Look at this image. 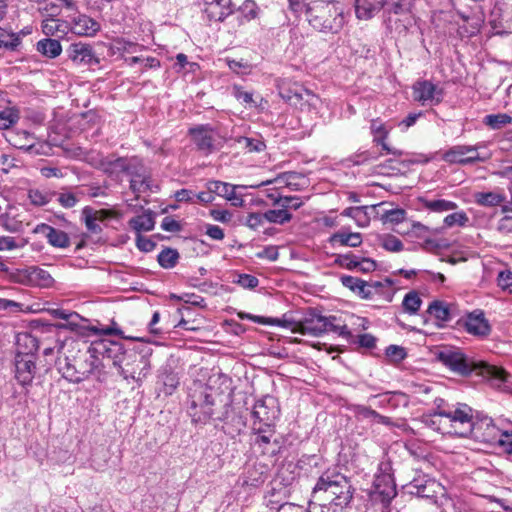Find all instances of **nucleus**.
I'll return each mask as SVG.
<instances>
[{"mask_svg":"<svg viewBox=\"0 0 512 512\" xmlns=\"http://www.w3.org/2000/svg\"><path fill=\"white\" fill-rule=\"evenodd\" d=\"M22 43L19 34L14 32H7L0 27V49L7 51H17Z\"/></svg>","mask_w":512,"mask_h":512,"instance_id":"37998d69","label":"nucleus"},{"mask_svg":"<svg viewBox=\"0 0 512 512\" xmlns=\"http://www.w3.org/2000/svg\"><path fill=\"white\" fill-rule=\"evenodd\" d=\"M129 226L135 230L137 234H141L142 231H151L155 226V213L150 209L145 210L141 215L130 219Z\"/></svg>","mask_w":512,"mask_h":512,"instance_id":"2f4dec72","label":"nucleus"},{"mask_svg":"<svg viewBox=\"0 0 512 512\" xmlns=\"http://www.w3.org/2000/svg\"><path fill=\"white\" fill-rule=\"evenodd\" d=\"M383 204L384 203L371 206L348 207L342 211L341 215L353 218L358 226L365 227L370 221L369 211L373 212L377 207H381Z\"/></svg>","mask_w":512,"mask_h":512,"instance_id":"7c9ffc66","label":"nucleus"},{"mask_svg":"<svg viewBox=\"0 0 512 512\" xmlns=\"http://www.w3.org/2000/svg\"><path fill=\"white\" fill-rule=\"evenodd\" d=\"M475 202L480 206L493 207L500 205L505 197L496 192H476L474 194Z\"/></svg>","mask_w":512,"mask_h":512,"instance_id":"a18cd8bd","label":"nucleus"},{"mask_svg":"<svg viewBox=\"0 0 512 512\" xmlns=\"http://www.w3.org/2000/svg\"><path fill=\"white\" fill-rule=\"evenodd\" d=\"M204 14L207 16L209 21L222 22L228 17V12L223 11L219 6H217V3L205 7Z\"/></svg>","mask_w":512,"mask_h":512,"instance_id":"774afa93","label":"nucleus"},{"mask_svg":"<svg viewBox=\"0 0 512 512\" xmlns=\"http://www.w3.org/2000/svg\"><path fill=\"white\" fill-rule=\"evenodd\" d=\"M394 163H398L399 165H403L404 167H407L409 164L414 163L413 161H396L394 159H388L385 162L379 164L377 168L379 169V172L384 175H397L400 173L401 169L399 167H396Z\"/></svg>","mask_w":512,"mask_h":512,"instance_id":"4d7b16f0","label":"nucleus"},{"mask_svg":"<svg viewBox=\"0 0 512 512\" xmlns=\"http://www.w3.org/2000/svg\"><path fill=\"white\" fill-rule=\"evenodd\" d=\"M379 470L380 473L375 476L370 495L373 501L380 502L383 507H388L397 495L391 464L389 462L381 463Z\"/></svg>","mask_w":512,"mask_h":512,"instance_id":"1a4fd4ad","label":"nucleus"},{"mask_svg":"<svg viewBox=\"0 0 512 512\" xmlns=\"http://www.w3.org/2000/svg\"><path fill=\"white\" fill-rule=\"evenodd\" d=\"M57 9L58 6L51 5V7L49 8V10H51V13L48 15L47 18H45L42 21V32L46 36H54L59 34L64 35L67 33L69 29L68 22L55 18V16H57L58 14ZM46 10L48 11V8H46Z\"/></svg>","mask_w":512,"mask_h":512,"instance_id":"393cba45","label":"nucleus"},{"mask_svg":"<svg viewBox=\"0 0 512 512\" xmlns=\"http://www.w3.org/2000/svg\"><path fill=\"white\" fill-rule=\"evenodd\" d=\"M385 356L392 363H400L407 357V352L404 347L392 344L386 347Z\"/></svg>","mask_w":512,"mask_h":512,"instance_id":"052dcab7","label":"nucleus"},{"mask_svg":"<svg viewBox=\"0 0 512 512\" xmlns=\"http://www.w3.org/2000/svg\"><path fill=\"white\" fill-rule=\"evenodd\" d=\"M433 355L435 361L459 376L467 377L477 372L499 389H505L512 383V376L503 368L484 361H473L459 348L444 346L434 351Z\"/></svg>","mask_w":512,"mask_h":512,"instance_id":"f03ea898","label":"nucleus"},{"mask_svg":"<svg viewBox=\"0 0 512 512\" xmlns=\"http://www.w3.org/2000/svg\"><path fill=\"white\" fill-rule=\"evenodd\" d=\"M336 320L335 316H323L316 309H309L304 318L295 324L292 329L293 332L302 335H311L319 337L327 331H337L334 327L333 321Z\"/></svg>","mask_w":512,"mask_h":512,"instance_id":"9d476101","label":"nucleus"},{"mask_svg":"<svg viewBox=\"0 0 512 512\" xmlns=\"http://www.w3.org/2000/svg\"><path fill=\"white\" fill-rule=\"evenodd\" d=\"M407 212L402 208L384 210L381 214L383 223L401 224L406 220Z\"/></svg>","mask_w":512,"mask_h":512,"instance_id":"6e6d98bb","label":"nucleus"},{"mask_svg":"<svg viewBox=\"0 0 512 512\" xmlns=\"http://www.w3.org/2000/svg\"><path fill=\"white\" fill-rule=\"evenodd\" d=\"M381 246L390 252H399L403 249L402 241L391 234H386L381 237Z\"/></svg>","mask_w":512,"mask_h":512,"instance_id":"338daca9","label":"nucleus"},{"mask_svg":"<svg viewBox=\"0 0 512 512\" xmlns=\"http://www.w3.org/2000/svg\"><path fill=\"white\" fill-rule=\"evenodd\" d=\"M225 61H226L227 66L229 67V69L232 72L239 74V75L249 74L251 72V70L253 69V65L244 59L235 60V59L226 58Z\"/></svg>","mask_w":512,"mask_h":512,"instance_id":"bf43d9fd","label":"nucleus"},{"mask_svg":"<svg viewBox=\"0 0 512 512\" xmlns=\"http://www.w3.org/2000/svg\"><path fill=\"white\" fill-rule=\"evenodd\" d=\"M109 339L103 338L92 341L87 347L86 351L79 356H74V361L77 363L78 374L80 381L88 379L94 375L98 380L101 376L105 375L104 359H108Z\"/></svg>","mask_w":512,"mask_h":512,"instance_id":"423d86ee","label":"nucleus"},{"mask_svg":"<svg viewBox=\"0 0 512 512\" xmlns=\"http://www.w3.org/2000/svg\"><path fill=\"white\" fill-rule=\"evenodd\" d=\"M269 475V467L265 463L254 461L248 463L244 471L243 484L251 487L262 485Z\"/></svg>","mask_w":512,"mask_h":512,"instance_id":"412c9836","label":"nucleus"},{"mask_svg":"<svg viewBox=\"0 0 512 512\" xmlns=\"http://www.w3.org/2000/svg\"><path fill=\"white\" fill-rule=\"evenodd\" d=\"M34 233L44 234L48 243L56 248H68L71 244L68 234L58 230L46 223L38 224L34 228Z\"/></svg>","mask_w":512,"mask_h":512,"instance_id":"b1692460","label":"nucleus"},{"mask_svg":"<svg viewBox=\"0 0 512 512\" xmlns=\"http://www.w3.org/2000/svg\"><path fill=\"white\" fill-rule=\"evenodd\" d=\"M305 15L312 28L324 34H338L346 23L338 1L315 0L306 6Z\"/></svg>","mask_w":512,"mask_h":512,"instance_id":"20e7f679","label":"nucleus"},{"mask_svg":"<svg viewBox=\"0 0 512 512\" xmlns=\"http://www.w3.org/2000/svg\"><path fill=\"white\" fill-rule=\"evenodd\" d=\"M206 188L212 192L213 196L218 195L229 201L236 199L235 186L229 183L211 180L207 182Z\"/></svg>","mask_w":512,"mask_h":512,"instance_id":"c9c22d12","label":"nucleus"},{"mask_svg":"<svg viewBox=\"0 0 512 512\" xmlns=\"http://www.w3.org/2000/svg\"><path fill=\"white\" fill-rule=\"evenodd\" d=\"M422 304V300L416 291L408 292L403 299L402 306L405 312L410 315L416 314Z\"/></svg>","mask_w":512,"mask_h":512,"instance_id":"603ef678","label":"nucleus"},{"mask_svg":"<svg viewBox=\"0 0 512 512\" xmlns=\"http://www.w3.org/2000/svg\"><path fill=\"white\" fill-rule=\"evenodd\" d=\"M252 432L257 435L254 440L255 446L261 449L262 454L265 455L266 447L276 435L275 427H252Z\"/></svg>","mask_w":512,"mask_h":512,"instance_id":"4c0bfd02","label":"nucleus"},{"mask_svg":"<svg viewBox=\"0 0 512 512\" xmlns=\"http://www.w3.org/2000/svg\"><path fill=\"white\" fill-rule=\"evenodd\" d=\"M126 174L130 176V180L141 179L152 175L151 171L145 166L143 160L138 157L131 158V163Z\"/></svg>","mask_w":512,"mask_h":512,"instance_id":"c03bdc74","label":"nucleus"},{"mask_svg":"<svg viewBox=\"0 0 512 512\" xmlns=\"http://www.w3.org/2000/svg\"><path fill=\"white\" fill-rule=\"evenodd\" d=\"M29 279L41 287H50L54 282L53 277L48 271L36 266L30 268Z\"/></svg>","mask_w":512,"mask_h":512,"instance_id":"49530a36","label":"nucleus"},{"mask_svg":"<svg viewBox=\"0 0 512 512\" xmlns=\"http://www.w3.org/2000/svg\"><path fill=\"white\" fill-rule=\"evenodd\" d=\"M468 222L469 217L464 211L451 213L444 218V224L447 227H453L455 225L465 227Z\"/></svg>","mask_w":512,"mask_h":512,"instance_id":"e2e57ef3","label":"nucleus"},{"mask_svg":"<svg viewBox=\"0 0 512 512\" xmlns=\"http://www.w3.org/2000/svg\"><path fill=\"white\" fill-rule=\"evenodd\" d=\"M264 217L267 222L283 225L292 220V214L286 209L279 207V209H271L264 212Z\"/></svg>","mask_w":512,"mask_h":512,"instance_id":"09e8293b","label":"nucleus"},{"mask_svg":"<svg viewBox=\"0 0 512 512\" xmlns=\"http://www.w3.org/2000/svg\"><path fill=\"white\" fill-rule=\"evenodd\" d=\"M362 234L359 232H350L346 228L333 233L328 242L333 247H351L356 248L362 244Z\"/></svg>","mask_w":512,"mask_h":512,"instance_id":"a878e982","label":"nucleus"},{"mask_svg":"<svg viewBox=\"0 0 512 512\" xmlns=\"http://www.w3.org/2000/svg\"><path fill=\"white\" fill-rule=\"evenodd\" d=\"M82 218L89 232L98 234L102 231L101 226L97 224L96 212L90 206H85L82 209Z\"/></svg>","mask_w":512,"mask_h":512,"instance_id":"864d4df0","label":"nucleus"},{"mask_svg":"<svg viewBox=\"0 0 512 512\" xmlns=\"http://www.w3.org/2000/svg\"><path fill=\"white\" fill-rule=\"evenodd\" d=\"M48 313L58 319L65 320L66 323H59V324H50V327L57 328V329H70L72 331L76 330L78 328V320L80 319V316L77 312L68 311L60 308L55 309H49Z\"/></svg>","mask_w":512,"mask_h":512,"instance_id":"c756f323","label":"nucleus"},{"mask_svg":"<svg viewBox=\"0 0 512 512\" xmlns=\"http://www.w3.org/2000/svg\"><path fill=\"white\" fill-rule=\"evenodd\" d=\"M418 201L424 209L435 213L455 210L458 207L455 202L445 199H428L427 197H419Z\"/></svg>","mask_w":512,"mask_h":512,"instance_id":"473e14b6","label":"nucleus"},{"mask_svg":"<svg viewBox=\"0 0 512 512\" xmlns=\"http://www.w3.org/2000/svg\"><path fill=\"white\" fill-rule=\"evenodd\" d=\"M490 12L488 16V22L491 27L493 34L504 35L508 34L507 25L503 18L502 6L493 0L489 1Z\"/></svg>","mask_w":512,"mask_h":512,"instance_id":"cd10ccee","label":"nucleus"},{"mask_svg":"<svg viewBox=\"0 0 512 512\" xmlns=\"http://www.w3.org/2000/svg\"><path fill=\"white\" fill-rule=\"evenodd\" d=\"M236 141L240 144H244L249 152H261L266 148L264 141L260 139L239 136L236 138Z\"/></svg>","mask_w":512,"mask_h":512,"instance_id":"69168bd1","label":"nucleus"},{"mask_svg":"<svg viewBox=\"0 0 512 512\" xmlns=\"http://www.w3.org/2000/svg\"><path fill=\"white\" fill-rule=\"evenodd\" d=\"M268 197L272 200L273 205L282 207L289 212L299 209L304 204L302 198L296 195L282 196L279 193H271Z\"/></svg>","mask_w":512,"mask_h":512,"instance_id":"e433bc0d","label":"nucleus"},{"mask_svg":"<svg viewBox=\"0 0 512 512\" xmlns=\"http://www.w3.org/2000/svg\"><path fill=\"white\" fill-rule=\"evenodd\" d=\"M58 372L64 379L71 383H81L78 374L77 363L74 361V357L71 359L69 356H65L63 359L58 356L55 361Z\"/></svg>","mask_w":512,"mask_h":512,"instance_id":"c85d7f7f","label":"nucleus"},{"mask_svg":"<svg viewBox=\"0 0 512 512\" xmlns=\"http://www.w3.org/2000/svg\"><path fill=\"white\" fill-rule=\"evenodd\" d=\"M412 96L422 106H437L443 101L445 92L432 81L419 79L412 85Z\"/></svg>","mask_w":512,"mask_h":512,"instance_id":"ddd939ff","label":"nucleus"},{"mask_svg":"<svg viewBox=\"0 0 512 512\" xmlns=\"http://www.w3.org/2000/svg\"><path fill=\"white\" fill-rule=\"evenodd\" d=\"M252 427H275V422L280 415L278 401L271 395H266L257 400L252 409Z\"/></svg>","mask_w":512,"mask_h":512,"instance_id":"9b49d317","label":"nucleus"},{"mask_svg":"<svg viewBox=\"0 0 512 512\" xmlns=\"http://www.w3.org/2000/svg\"><path fill=\"white\" fill-rule=\"evenodd\" d=\"M129 188L135 194L136 199L139 198L141 193H157L160 190L159 185L154 182L152 175L141 179L129 180Z\"/></svg>","mask_w":512,"mask_h":512,"instance_id":"72a5a7b5","label":"nucleus"},{"mask_svg":"<svg viewBox=\"0 0 512 512\" xmlns=\"http://www.w3.org/2000/svg\"><path fill=\"white\" fill-rule=\"evenodd\" d=\"M67 52L69 58L77 64L89 66L99 64V58L90 44L82 42L73 43L69 46Z\"/></svg>","mask_w":512,"mask_h":512,"instance_id":"aec40b11","label":"nucleus"},{"mask_svg":"<svg viewBox=\"0 0 512 512\" xmlns=\"http://www.w3.org/2000/svg\"><path fill=\"white\" fill-rule=\"evenodd\" d=\"M188 134L196 149L205 156L221 149L223 143L226 142V138L221 137L210 124H199L191 127Z\"/></svg>","mask_w":512,"mask_h":512,"instance_id":"6e6552de","label":"nucleus"},{"mask_svg":"<svg viewBox=\"0 0 512 512\" xmlns=\"http://www.w3.org/2000/svg\"><path fill=\"white\" fill-rule=\"evenodd\" d=\"M231 94L241 103L248 104L250 106H256V102L253 99V93L244 91L241 85L234 84L232 86Z\"/></svg>","mask_w":512,"mask_h":512,"instance_id":"0e129e2a","label":"nucleus"},{"mask_svg":"<svg viewBox=\"0 0 512 512\" xmlns=\"http://www.w3.org/2000/svg\"><path fill=\"white\" fill-rule=\"evenodd\" d=\"M458 324L462 325L469 334L478 337H486L491 332L488 320L485 318L484 313L479 310L467 314L465 318H461L458 321Z\"/></svg>","mask_w":512,"mask_h":512,"instance_id":"f3484780","label":"nucleus"},{"mask_svg":"<svg viewBox=\"0 0 512 512\" xmlns=\"http://www.w3.org/2000/svg\"><path fill=\"white\" fill-rule=\"evenodd\" d=\"M131 163V158L126 157H118L114 160H108L103 165L104 171L109 174H113L115 172L125 173Z\"/></svg>","mask_w":512,"mask_h":512,"instance_id":"5fc2aeb1","label":"nucleus"},{"mask_svg":"<svg viewBox=\"0 0 512 512\" xmlns=\"http://www.w3.org/2000/svg\"><path fill=\"white\" fill-rule=\"evenodd\" d=\"M36 357L15 356V378L22 386L31 385L36 373Z\"/></svg>","mask_w":512,"mask_h":512,"instance_id":"a211bd4d","label":"nucleus"},{"mask_svg":"<svg viewBox=\"0 0 512 512\" xmlns=\"http://www.w3.org/2000/svg\"><path fill=\"white\" fill-rule=\"evenodd\" d=\"M160 379L163 383V392L166 395H172L173 392L179 385V377L178 374L172 371L171 369H165L160 375Z\"/></svg>","mask_w":512,"mask_h":512,"instance_id":"8fccbe9b","label":"nucleus"},{"mask_svg":"<svg viewBox=\"0 0 512 512\" xmlns=\"http://www.w3.org/2000/svg\"><path fill=\"white\" fill-rule=\"evenodd\" d=\"M482 122L492 130H501L512 123V117L507 113L488 114Z\"/></svg>","mask_w":512,"mask_h":512,"instance_id":"79ce46f5","label":"nucleus"},{"mask_svg":"<svg viewBox=\"0 0 512 512\" xmlns=\"http://www.w3.org/2000/svg\"><path fill=\"white\" fill-rule=\"evenodd\" d=\"M36 50L44 57L54 59L62 52V46L59 40L44 38L37 42Z\"/></svg>","mask_w":512,"mask_h":512,"instance_id":"f704fd0d","label":"nucleus"},{"mask_svg":"<svg viewBox=\"0 0 512 512\" xmlns=\"http://www.w3.org/2000/svg\"><path fill=\"white\" fill-rule=\"evenodd\" d=\"M100 28L101 25L98 21L85 14L74 16L69 24V29L79 36H94Z\"/></svg>","mask_w":512,"mask_h":512,"instance_id":"4be33fe9","label":"nucleus"},{"mask_svg":"<svg viewBox=\"0 0 512 512\" xmlns=\"http://www.w3.org/2000/svg\"><path fill=\"white\" fill-rule=\"evenodd\" d=\"M371 134L373 135V142L376 145L381 146V155L392 154L394 156H402L404 155V151L400 149H396L388 145L386 142L389 130L386 128L385 124L379 119H373L370 124Z\"/></svg>","mask_w":512,"mask_h":512,"instance_id":"6ab92c4d","label":"nucleus"},{"mask_svg":"<svg viewBox=\"0 0 512 512\" xmlns=\"http://www.w3.org/2000/svg\"><path fill=\"white\" fill-rule=\"evenodd\" d=\"M80 344L86 345L85 342H80V341H77L70 337H66L64 339L57 338L55 340L54 346L44 348L43 355L50 356L55 353L57 355H60L66 346H70V347H72V349H77L78 352L80 353L81 352V349L79 348Z\"/></svg>","mask_w":512,"mask_h":512,"instance_id":"ea45409f","label":"nucleus"},{"mask_svg":"<svg viewBox=\"0 0 512 512\" xmlns=\"http://www.w3.org/2000/svg\"><path fill=\"white\" fill-rule=\"evenodd\" d=\"M403 489L409 495L425 499L430 504H437L438 494L442 491L443 487L436 480L422 474L414 477L408 484L403 486Z\"/></svg>","mask_w":512,"mask_h":512,"instance_id":"f8f14e48","label":"nucleus"},{"mask_svg":"<svg viewBox=\"0 0 512 512\" xmlns=\"http://www.w3.org/2000/svg\"><path fill=\"white\" fill-rule=\"evenodd\" d=\"M218 389L203 383H195L188 395V414L193 423L207 424L215 421L216 408L221 403Z\"/></svg>","mask_w":512,"mask_h":512,"instance_id":"39448f33","label":"nucleus"},{"mask_svg":"<svg viewBox=\"0 0 512 512\" xmlns=\"http://www.w3.org/2000/svg\"><path fill=\"white\" fill-rule=\"evenodd\" d=\"M180 259L179 252L170 247H164L157 256V262L163 269L174 268Z\"/></svg>","mask_w":512,"mask_h":512,"instance_id":"a19ab883","label":"nucleus"},{"mask_svg":"<svg viewBox=\"0 0 512 512\" xmlns=\"http://www.w3.org/2000/svg\"><path fill=\"white\" fill-rule=\"evenodd\" d=\"M389 0H354L355 15L359 20L372 19L382 8L388 12Z\"/></svg>","mask_w":512,"mask_h":512,"instance_id":"5701e85b","label":"nucleus"},{"mask_svg":"<svg viewBox=\"0 0 512 512\" xmlns=\"http://www.w3.org/2000/svg\"><path fill=\"white\" fill-rule=\"evenodd\" d=\"M427 313L440 322H448L452 319L449 305L441 300L431 302L428 306Z\"/></svg>","mask_w":512,"mask_h":512,"instance_id":"58836bf2","label":"nucleus"},{"mask_svg":"<svg viewBox=\"0 0 512 512\" xmlns=\"http://www.w3.org/2000/svg\"><path fill=\"white\" fill-rule=\"evenodd\" d=\"M80 195H83L82 192H72L69 190H65L63 192H56V200L57 202L66 209L73 208L80 201Z\"/></svg>","mask_w":512,"mask_h":512,"instance_id":"3c124183","label":"nucleus"},{"mask_svg":"<svg viewBox=\"0 0 512 512\" xmlns=\"http://www.w3.org/2000/svg\"><path fill=\"white\" fill-rule=\"evenodd\" d=\"M39 348L36 337L28 332L18 333L16 336V354L15 356L36 357L35 353Z\"/></svg>","mask_w":512,"mask_h":512,"instance_id":"bb28decb","label":"nucleus"},{"mask_svg":"<svg viewBox=\"0 0 512 512\" xmlns=\"http://www.w3.org/2000/svg\"><path fill=\"white\" fill-rule=\"evenodd\" d=\"M108 346V360L118 368L119 374L125 380L142 382L151 368L152 348L144 344L126 346L122 342L113 340H109Z\"/></svg>","mask_w":512,"mask_h":512,"instance_id":"7ed1b4c3","label":"nucleus"},{"mask_svg":"<svg viewBox=\"0 0 512 512\" xmlns=\"http://www.w3.org/2000/svg\"><path fill=\"white\" fill-rule=\"evenodd\" d=\"M19 120V112L13 108L0 111V129L5 130L16 124Z\"/></svg>","mask_w":512,"mask_h":512,"instance_id":"13d9d810","label":"nucleus"},{"mask_svg":"<svg viewBox=\"0 0 512 512\" xmlns=\"http://www.w3.org/2000/svg\"><path fill=\"white\" fill-rule=\"evenodd\" d=\"M232 282L249 290L255 289L259 285V280L256 276L246 273L236 274V278Z\"/></svg>","mask_w":512,"mask_h":512,"instance_id":"680f3d73","label":"nucleus"},{"mask_svg":"<svg viewBox=\"0 0 512 512\" xmlns=\"http://www.w3.org/2000/svg\"><path fill=\"white\" fill-rule=\"evenodd\" d=\"M56 196V191H42L39 189H31L28 192V198L34 206H44L50 203Z\"/></svg>","mask_w":512,"mask_h":512,"instance_id":"de8ad7c7","label":"nucleus"},{"mask_svg":"<svg viewBox=\"0 0 512 512\" xmlns=\"http://www.w3.org/2000/svg\"><path fill=\"white\" fill-rule=\"evenodd\" d=\"M368 401H374V404L381 409L396 410L399 407L409 405V396L402 391H385L371 395Z\"/></svg>","mask_w":512,"mask_h":512,"instance_id":"dca6fc26","label":"nucleus"},{"mask_svg":"<svg viewBox=\"0 0 512 512\" xmlns=\"http://www.w3.org/2000/svg\"><path fill=\"white\" fill-rule=\"evenodd\" d=\"M433 416L447 418L453 428V433L460 437H468L474 430L473 410L465 403H457L447 409L438 405Z\"/></svg>","mask_w":512,"mask_h":512,"instance_id":"0eeeda50","label":"nucleus"},{"mask_svg":"<svg viewBox=\"0 0 512 512\" xmlns=\"http://www.w3.org/2000/svg\"><path fill=\"white\" fill-rule=\"evenodd\" d=\"M224 410L218 412L215 421L223 423L222 430L231 438L238 436L246 426V417L237 411L230 403L223 405Z\"/></svg>","mask_w":512,"mask_h":512,"instance_id":"4468645a","label":"nucleus"},{"mask_svg":"<svg viewBox=\"0 0 512 512\" xmlns=\"http://www.w3.org/2000/svg\"><path fill=\"white\" fill-rule=\"evenodd\" d=\"M355 491L350 477L328 469L312 489L309 512H344L350 507Z\"/></svg>","mask_w":512,"mask_h":512,"instance_id":"f257e3e1","label":"nucleus"},{"mask_svg":"<svg viewBox=\"0 0 512 512\" xmlns=\"http://www.w3.org/2000/svg\"><path fill=\"white\" fill-rule=\"evenodd\" d=\"M483 146V143H477L476 145H455L445 151L443 159L448 163L460 165H470L476 162H483L485 159L480 157L479 154H475V156H467L469 152H475L476 149H480Z\"/></svg>","mask_w":512,"mask_h":512,"instance_id":"2eb2a0df","label":"nucleus"}]
</instances>
